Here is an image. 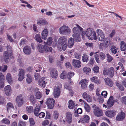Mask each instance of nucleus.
<instances>
[{
    "instance_id": "774afa93",
    "label": "nucleus",
    "mask_w": 126,
    "mask_h": 126,
    "mask_svg": "<svg viewBox=\"0 0 126 126\" xmlns=\"http://www.w3.org/2000/svg\"><path fill=\"white\" fill-rule=\"evenodd\" d=\"M89 88L90 91H92L93 90L94 87V84H91L89 86Z\"/></svg>"
},
{
    "instance_id": "0eeeda50",
    "label": "nucleus",
    "mask_w": 126,
    "mask_h": 126,
    "mask_svg": "<svg viewBox=\"0 0 126 126\" xmlns=\"http://www.w3.org/2000/svg\"><path fill=\"white\" fill-rule=\"evenodd\" d=\"M55 100L52 98H48L46 102V104L48 108L50 109H52L54 107Z\"/></svg>"
},
{
    "instance_id": "680f3d73",
    "label": "nucleus",
    "mask_w": 126,
    "mask_h": 126,
    "mask_svg": "<svg viewBox=\"0 0 126 126\" xmlns=\"http://www.w3.org/2000/svg\"><path fill=\"white\" fill-rule=\"evenodd\" d=\"M39 117L41 118H44L45 116V113L43 112H41L38 115Z\"/></svg>"
},
{
    "instance_id": "37998d69",
    "label": "nucleus",
    "mask_w": 126,
    "mask_h": 126,
    "mask_svg": "<svg viewBox=\"0 0 126 126\" xmlns=\"http://www.w3.org/2000/svg\"><path fill=\"white\" fill-rule=\"evenodd\" d=\"M7 107L8 110H9L11 109H14V107L13 104L10 102H9L7 104Z\"/></svg>"
},
{
    "instance_id": "5fc2aeb1",
    "label": "nucleus",
    "mask_w": 126,
    "mask_h": 126,
    "mask_svg": "<svg viewBox=\"0 0 126 126\" xmlns=\"http://www.w3.org/2000/svg\"><path fill=\"white\" fill-rule=\"evenodd\" d=\"M99 67L96 65H95L93 69V70L94 72L95 73H97L99 72Z\"/></svg>"
},
{
    "instance_id": "3c124183",
    "label": "nucleus",
    "mask_w": 126,
    "mask_h": 126,
    "mask_svg": "<svg viewBox=\"0 0 126 126\" xmlns=\"http://www.w3.org/2000/svg\"><path fill=\"white\" fill-rule=\"evenodd\" d=\"M84 108L85 110L87 112H89L90 111V107L87 104H85Z\"/></svg>"
},
{
    "instance_id": "2eb2a0df",
    "label": "nucleus",
    "mask_w": 126,
    "mask_h": 126,
    "mask_svg": "<svg viewBox=\"0 0 126 126\" xmlns=\"http://www.w3.org/2000/svg\"><path fill=\"white\" fill-rule=\"evenodd\" d=\"M66 121L69 123H70L72 120V115L70 112H67L66 113Z\"/></svg>"
},
{
    "instance_id": "338daca9",
    "label": "nucleus",
    "mask_w": 126,
    "mask_h": 126,
    "mask_svg": "<svg viewBox=\"0 0 126 126\" xmlns=\"http://www.w3.org/2000/svg\"><path fill=\"white\" fill-rule=\"evenodd\" d=\"M107 92L106 91H102L101 93V95L105 98H106L107 97Z\"/></svg>"
},
{
    "instance_id": "f257e3e1",
    "label": "nucleus",
    "mask_w": 126,
    "mask_h": 126,
    "mask_svg": "<svg viewBox=\"0 0 126 126\" xmlns=\"http://www.w3.org/2000/svg\"><path fill=\"white\" fill-rule=\"evenodd\" d=\"M82 28L79 25H77V26L74 27L73 29V31L74 34L73 35V39L77 42H79L81 40L80 36L81 32L82 31Z\"/></svg>"
},
{
    "instance_id": "cd10ccee",
    "label": "nucleus",
    "mask_w": 126,
    "mask_h": 126,
    "mask_svg": "<svg viewBox=\"0 0 126 126\" xmlns=\"http://www.w3.org/2000/svg\"><path fill=\"white\" fill-rule=\"evenodd\" d=\"M90 79L91 81L92 82H94L97 84L100 83L99 79H98L97 77H94L93 78H91Z\"/></svg>"
},
{
    "instance_id": "b1692460",
    "label": "nucleus",
    "mask_w": 126,
    "mask_h": 126,
    "mask_svg": "<svg viewBox=\"0 0 126 126\" xmlns=\"http://www.w3.org/2000/svg\"><path fill=\"white\" fill-rule=\"evenodd\" d=\"M67 41V38L65 36H63L60 37L58 40V43L61 44L62 43H66Z\"/></svg>"
},
{
    "instance_id": "c9c22d12",
    "label": "nucleus",
    "mask_w": 126,
    "mask_h": 126,
    "mask_svg": "<svg viewBox=\"0 0 126 126\" xmlns=\"http://www.w3.org/2000/svg\"><path fill=\"white\" fill-rule=\"evenodd\" d=\"M37 24L39 25H44L47 24V22L44 20H41L38 21Z\"/></svg>"
},
{
    "instance_id": "4d7b16f0",
    "label": "nucleus",
    "mask_w": 126,
    "mask_h": 126,
    "mask_svg": "<svg viewBox=\"0 0 126 126\" xmlns=\"http://www.w3.org/2000/svg\"><path fill=\"white\" fill-rule=\"evenodd\" d=\"M29 121L30 126H34L35 124V123L33 119L32 118H30L29 119Z\"/></svg>"
},
{
    "instance_id": "864d4df0",
    "label": "nucleus",
    "mask_w": 126,
    "mask_h": 126,
    "mask_svg": "<svg viewBox=\"0 0 126 126\" xmlns=\"http://www.w3.org/2000/svg\"><path fill=\"white\" fill-rule=\"evenodd\" d=\"M97 39L100 41H103L105 40V36L104 34L99 36L97 37Z\"/></svg>"
},
{
    "instance_id": "f3484780",
    "label": "nucleus",
    "mask_w": 126,
    "mask_h": 126,
    "mask_svg": "<svg viewBox=\"0 0 126 126\" xmlns=\"http://www.w3.org/2000/svg\"><path fill=\"white\" fill-rule=\"evenodd\" d=\"M88 82V80L85 79H82L80 81L79 84L81 85L82 88L84 89L86 87Z\"/></svg>"
},
{
    "instance_id": "a18cd8bd",
    "label": "nucleus",
    "mask_w": 126,
    "mask_h": 126,
    "mask_svg": "<svg viewBox=\"0 0 126 126\" xmlns=\"http://www.w3.org/2000/svg\"><path fill=\"white\" fill-rule=\"evenodd\" d=\"M66 72L65 71H63L61 74L60 78L61 79H64L66 78Z\"/></svg>"
},
{
    "instance_id": "bf43d9fd",
    "label": "nucleus",
    "mask_w": 126,
    "mask_h": 126,
    "mask_svg": "<svg viewBox=\"0 0 126 126\" xmlns=\"http://www.w3.org/2000/svg\"><path fill=\"white\" fill-rule=\"evenodd\" d=\"M61 44L62 45L63 49V50H65L66 49L67 47V43H62V44Z\"/></svg>"
},
{
    "instance_id": "69168bd1",
    "label": "nucleus",
    "mask_w": 126,
    "mask_h": 126,
    "mask_svg": "<svg viewBox=\"0 0 126 126\" xmlns=\"http://www.w3.org/2000/svg\"><path fill=\"white\" fill-rule=\"evenodd\" d=\"M4 80H0V88H3L4 86Z\"/></svg>"
},
{
    "instance_id": "4be33fe9",
    "label": "nucleus",
    "mask_w": 126,
    "mask_h": 126,
    "mask_svg": "<svg viewBox=\"0 0 126 126\" xmlns=\"http://www.w3.org/2000/svg\"><path fill=\"white\" fill-rule=\"evenodd\" d=\"M23 52L26 54H29L31 53V49L30 47L26 46L23 49Z\"/></svg>"
},
{
    "instance_id": "603ef678",
    "label": "nucleus",
    "mask_w": 126,
    "mask_h": 126,
    "mask_svg": "<svg viewBox=\"0 0 126 126\" xmlns=\"http://www.w3.org/2000/svg\"><path fill=\"white\" fill-rule=\"evenodd\" d=\"M82 60L83 62H87L88 60V57L87 56L84 55L82 57Z\"/></svg>"
},
{
    "instance_id": "e2e57ef3",
    "label": "nucleus",
    "mask_w": 126,
    "mask_h": 126,
    "mask_svg": "<svg viewBox=\"0 0 126 126\" xmlns=\"http://www.w3.org/2000/svg\"><path fill=\"white\" fill-rule=\"evenodd\" d=\"M98 101L100 103H102L103 102L104 99L103 97L101 96L99 97L97 99Z\"/></svg>"
},
{
    "instance_id": "052dcab7",
    "label": "nucleus",
    "mask_w": 126,
    "mask_h": 126,
    "mask_svg": "<svg viewBox=\"0 0 126 126\" xmlns=\"http://www.w3.org/2000/svg\"><path fill=\"white\" fill-rule=\"evenodd\" d=\"M34 76L36 80H37L39 79L40 77L38 73H35Z\"/></svg>"
},
{
    "instance_id": "8fccbe9b",
    "label": "nucleus",
    "mask_w": 126,
    "mask_h": 126,
    "mask_svg": "<svg viewBox=\"0 0 126 126\" xmlns=\"http://www.w3.org/2000/svg\"><path fill=\"white\" fill-rule=\"evenodd\" d=\"M59 116V113L57 111L54 112L53 114V117L54 119L57 120Z\"/></svg>"
},
{
    "instance_id": "c85d7f7f",
    "label": "nucleus",
    "mask_w": 126,
    "mask_h": 126,
    "mask_svg": "<svg viewBox=\"0 0 126 126\" xmlns=\"http://www.w3.org/2000/svg\"><path fill=\"white\" fill-rule=\"evenodd\" d=\"M27 78L26 80L28 83H31L32 80V77L31 75L28 74L27 75Z\"/></svg>"
},
{
    "instance_id": "de8ad7c7",
    "label": "nucleus",
    "mask_w": 126,
    "mask_h": 126,
    "mask_svg": "<svg viewBox=\"0 0 126 126\" xmlns=\"http://www.w3.org/2000/svg\"><path fill=\"white\" fill-rule=\"evenodd\" d=\"M96 32L97 34V37L104 34V32L101 30L100 29H97L96 30Z\"/></svg>"
},
{
    "instance_id": "412c9836",
    "label": "nucleus",
    "mask_w": 126,
    "mask_h": 126,
    "mask_svg": "<svg viewBox=\"0 0 126 126\" xmlns=\"http://www.w3.org/2000/svg\"><path fill=\"white\" fill-rule=\"evenodd\" d=\"M40 110V105H36L33 110L34 114L36 116H38Z\"/></svg>"
},
{
    "instance_id": "20e7f679",
    "label": "nucleus",
    "mask_w": 126,
    "mask_h": 126,
    "mask_svg": "<svg viewBox=\"0 0 126 126\" xmlns=\"http://www.w3.org/2000/svg\"><path fill=\"white\" fill-rule=\"evenodd\" d=\"M7 51H5L4 54V59L6 63L9 61L10 58H11L12 53V48L10 46L7 47Z\"/></svg>"
},
{
    "instance_id": "bb28decb",
    "label": "nucleus",
    "mask_w": 126,
    "mask_h": 126,
    "mask_svg": "<svg viewBox=\"0 0 126 126\" xmlns=\"http://www.w3.org/2000/svg\"><path fill=\"white\" fill-rule=\"evenodd\" d=\"M69 104L68 107L70 109H72L74 108L75 106V104L74 101L72 100H70L68 101Z\"/></svg>"
},
{
    "instance_id": "aec40b11",
    "label": "nucleus",
    "mask_w": 126,
    "mask_h": 126,
    "mask_svg": "<svg viewBox=\"0 0 126 126\" xmlns=\"http://www.w3.org/2000/svg\"><path fill=\"white\" fill-rule=\"evenodd\" d=\"M5 92L7 95H10L11 94V89L10 86L8 85L4 88Z\"/></svg>"
},
{
    "instance_id": "ea45409f",
    "label": "nucleus",
    "mask_w": 126,
    "mask_h": 126,
    "mask_svg": "<svg viewBox=\"0 0 126 126\" xmlns=\"http://www.w3.org/2000/svg\"><path fill=\"white\" fill-rule=\"evenodd\" d=\"M94 54H95V58L96 61L98 63H99V56L100 55V53H99L98 52H97L95 53Z\"/></svg>"
},
{
    "instance_id": "2f4dec72",
    "label": "nucleus",
    "mask_w": 126,
    "mask_h": 126,
    "mask_svg": "<svg viewBox=\"0 0 126 126\" xmlns=\"http://www.w3.org/2000/svg\"><path fill=\"white\" fill-rule=\"evenodd\" d=\"M109 45V43L108 41H106L105 42V43H101L100 44V47H107Z\"/></svg>"
},
{
    "instance_id": "4c0bfd02",
    "label": "nucleus",
    "mask_w": 126,
    "mask_h": 126,
    "mask_svg": "<svg viewBox=\"0 0 126 126\" xmlns=\"http://www.w3.org/2000/svg\"><path fill=\"white\" fill-rule=\"evenodd\" d=\"M30 100V102L32 104H34L36 102V100L34 96L33 95H31Z\"/></svg>"
},
{
    "instance_id": "f03ea898",
    "label": "nucleus",
    "mask_w": 126,
    "mask_h": 126,
    "mask_svg": "<svg viewBox=\"0 0 126 126\" xmlns=\"http://www.w3.org/2000/svg\"><path fill=\"white\" fill-rule=\"evenodd\" d=\"M84 34L89 39L96 40L97 39L96 33L91 28H88L84 32Z\"/></svg>"
},
{
    "instance_id": "49530a36",
    "label": "nucleus",
    "mask_w": 126,
    "mask_h": 126,
    "mask_svg": "<svg viewBox=\"0 0 126 126\" xmlns=\"http://www.w3.org/2000/svg\"><path fill=\"white\" fill-rule=\"evenodd\" d=\"M53 39L51 37H49L48 38L46 42L47 44L50 46L52 44Z\"/></svg>"
},
{
    "instance_id": "6e6d98bb",
    "label": "nucleus",
    "mask_w": 126,
    "mask_h": 126,
    "mask_svg": "<svg viewBox=\"0 0 126 126\" xmlns=\"http://www.w3.org/2000/svg\"><path fill=\"white\" fill-rule=\"evenodd\" d=\"M107 61L108 62H111L113 60L112 57L109 54H107Z\"/></svg>"
},
{
    "instance_id": "5701e85b",
    "label": "nucleus",
    "mask_w": 126,
    "mask_h": 126,
    "mask_svg": "<svg viewBox=\"0 0 126 126\" xmlns=\"http://www.w3.org/2000/svg\"><path fill=\"white\" fill-rule=\"evenodd\" d=\"M113 98L112 96H110L108 100L107 105L109 107H111L114 104V102Z\"/></svg>"
},
{
    "instance_id": "9b49d317",
    "label": "nucleus",
    "mask_w": 126,
    "mask_h": 126,
    "mask_svg": "<svg viewBox=\"0 0 126 126\" xmlns=\"http://www.w3.org/2000/svg\"><path fill=\"white\" fill-rule=\"evenodd\" d=\"M105 114L107 116L112 118L116 115V111L114 110H108L106 111Z\"/></svg>"
},
{
    "instance_id": "39448f33",
    "label": "nucleus",
    "mask_w": 126,
    "mask_h": 126,
    "mask_svg": "<svg viewBox=\"0 0 126 126\" xmlns=\"http://www.w3.org/2000/svg\"><path fill=\"white\" fill-rule=\"evenodd\" d=\"M114 70L112 67L107 69H105L103 71V73L104 75H108L109 77L112 78L114 75Z\"/></svg>"
},
{
    "instance_id": "1a4fd4ad",
    "label": "nucleus",
    "mask_w": 126,
    "mask_h": 126,
    "mask_svg": "<svg viewBox=\"0 0 126 126\" xmlns=\"http://www.w3.org/2000/svg\"><path fill=\"white\" fill-rule=\"evenodd\" d=\"M93 113L96 116L98 117L101 116L103 114L102 110L97 107H95L94 109Z\"/></svg>"
},
{
    "instance_id": "c03bdc74",
    "label": "nucleus",
    "mask_w": 126,
    "mask_h": 126,
    "mask_svg": "<svg viewBox=\"0 0 126 126\" xmlns=\"http://www.w3.org/2000/svg\"><path fill=\"white\" fill-rule=\"evenodd\" d=\"M117 48L115 47L114 46H113L111 47V52L112 53H113L114 54H116L117 53Z\"/></svg>"
},
{
    "instance_id": "6ab92c4d",
    "label": "nucleus",
    "mask_w": 126,
    "mask_h": 126,
    "mask_svg": "<svg viewBox=\"0 0 126 126\" xmlns=\"http://www.w3.org/2000/svg\"><path fill=\"white\" fill-rule=\"evenodd\" d=\"M16 101L18 106L19 107L22 105L23 102V98L21 96H17L16 98Z\"/></svg>"
},
{
    "instance_id": "f8f14e48",
    "label": "nucleus",
    "mask_w": 126,
    "mask_h": 126,
    "mask_svg": "<svg viewBox=\"0 0 126 126\" xmlns=\"http://www.w3.org/2000/svg\"><path fill=\"white\" fill-rule=\"evenodd\" d=\"M125 117V113L123 112H121L118 114L116 116V119L117 121H121L124 119Z\"/></svg>"
},
{
    "instance_id": "dca6fc26",
    "label": "nucleus",
    "mask_w": 126,
    "mask_h": 126,
    "mask_svg": "<svg viewBox=\"0 0 126 126\" xmlns=\"http://www.w3.org/2000/svg\"><path fill=\"white\" fill-rule=\"evenodd\" d=\"M60 89L59 87H57L54 89L53 93L54 97L55 98H57L60 95Z\"/></svg>"
},
{
    "instance_id": "e433bc0d",
    "label": "nucleus",
    "mask_w": 126,
    "mask_h": 126,
    "mask_svg": "<svg viewBox=\"0 0 126 126\" xmlns=\"http://www.w3.org/2000/svg\"><path fill=\"white\" fill-rule=\"evenodd\" d=\"M116 85L117 87L121 91H124V88L122 85H121L120 83L117 82L116 83Z\"/></svg>"
},
{
    "instance_id": "09e8293b",
    "label": "nucleus",
    "mask_w": 126,
    "mask_h": 126,
    "mask_svg": "<svg viewBox=\"0 0 126 126\" xmlns=\"http://www.w3.org/2000/svg\"><path fill=\"white\" fill-rule=\"evenodd\" d=\"M33 108L32 106L27 107L26 108V110L27 112L29 113H31L33 110Z\"/></svg>"
},
{
    "instance_id": "0e129e2a",
    "label": "nucleus",
    "mask_w": 126,
    "mask_h": 126,
    "mask_svg": "<svg viewBox=\"0 0 126 126\" xmlns=\"http://www.w3.org/2000/svg\"><path fill=\"white\" fill-rule=\"evenodd\" d=\"M20 71L19 72L18 75H23L24 76L25 74V72L24 70L22 69H19Z\"/></svg>"
},
{
    "instance_id": "72a5a7b5",
    "label": "nucleus",
    "mask_w": 126,
    "mask_h": 126,
    "mask_svg": "<svg viewBox=\"0 0 126 126\" xmlns=\"http://www.w3.org/2000/svg\"><path fill=\"white\" fill-rule=\"evenodd\" d=\"M6 80L9 83H11L12 81V78L11 75L9 73H8L6 76Z\"/></svg>"
},
{
    "instance_id": "4468645a",
    "label": "nucleus",
    "mask_w": 126,
    "mask_h": 126,
    "mask_svg": "<svg viewBox=\"0 0 126 126\" xmlns=\"http://www.w3.org/2000/svg\"><path fill=\"white\" fill-rule=\"evenodd\" d=\"M48 30L47 28H45L41 33L42 38L44 40L47 39L48 34Z\"/></svg>"
},
{
    "instance_id": "ddd939ff",
    "label": "nucleus",
    "mask_w": 126,
    "mask_h": 126,
    "mask_svg": "<svg viewBox=\"0 0 126 126\" xmlns=\"http://www.w3.org/2000/svg\"><path fill=\"white\" fill-rule=\"evenodd\" d=\"M50 74L51 77L53 79H56L58 76V74L57 70L53 69L50 71Z\"/></svg>"
},
{
    "instance_id": "393cba45",
    "label": "nucleus",
    "mask_w": 126,
    "mask_h": 126,
    "mask_svg": "<svg viewBox=\"0 0 126 126\" xmlns=\"http://www.w3.org/2000/svg\"><path fill=\"white\" fill-rule=\"evenodd\" d=\"M90 118L87 115H84L83 118L81 120L82 123H88L89 122Z\"/></svg>"
},
{
    "instance_id": "13d9d810",
    "label": "nucleus",
    "mask_w": 126,
    "mask_h": 126,
    "mask_svg": "<svg viewBox=\"0 0 126 126\" xmlns=\"http://www.w3.org/2000/svg\"><path fill=\"white\" fill-rule=\"evenodd\" d=\"M81 57V54L79 53H75V57L76 58L80 59Z\"/></svg>"
},
{
    "instance_id": "a19ab883",
    "label": "nucleus",
    "mask_w": 126,
    "mask_h": 126,
    "mask_svg": "<svg viewBox=\"0 0 126 126\" xmlns=\"http://www.w3.org/2000/svg\"><path fill=\"white\" fill-rule=\"evenodd\" d=\"M1 122L6 125H9L10 123V122L9 120L7 118H4L1 121Z\"/></svg>"
},
{
    "instance_id": "79ce46f5",
    "label": "nucleus",
    "mask_w": 126,
    "mask_h": 126,
    "mask_svg": "<svg viewBox=\"0 0 126 126\" xmlns=\"http://www.w3.org/2000/svg\"><path fill=\"white\" fill-rule=\"evenodd\" d=\"M35 96L36 99H39L42 97V94L40 92H37L35 94Z\"/></svg>"
},
{
    "instance_id": "7c9ffc66",
    "label": "nucleus",
    "mask_w": 126,
    "mask_h": 126,
    "mask_svg": "<svg viewBox=\"0 0 126 126\" xmlns=\"http://www.w3.org/2000/svg\"><path fill=\"white\" fill-rule=\"evenodd\" d=\"M121 50L123 51H126V45L124 41H121L120 43Z\"/></svg>"
},
{
    "instance_id": "6e6552de",
    "label": "nucleus",
    "mask_w": 126,
    "mask_h": 126,
    "mask_svg": "<svg viewBox=\"0 0 126 126\" xmlns=\"http://www.w3.org/2000/svg\"><path fill=\"white\" fill-rule=\"evenodd\" d=\"M47 81L46 78L42 77L38 80V84L41 87L44 88L45 87Z\"/></svg>"
},
{
    "instance_id": "423d86ee",
    "label": "nucleus",
    "mask_w": 126,
    "mask_h": 126,
    "mask_svg": "<svg viewBox=\"0 0 126 126\" xmlns=\"http://www.w3.org/2000/svg\"><path fill=\"white\" fill-rule=\"evenodd\" d=\"M71 30L67 26L63 25L59 28V32L62 34L69 33L71 32Z\"/></svg>"
},
{
    "instance_id": "58836bf2",
    "label": "nucleus",
    "mask_w": 126,
    "mask_h": 126,
    "mask_svg": "<svg viewBox=\"0 0 126 126\" xmlns=\"http://www.w3.org/2000/svg\"><path fill=\"white\" fill-rule=\"evenodd\" d=\"M34 68L35 71L37 72H39L42 68V66L40 65H36L35 66Z\"/></svg>"
},
{
    "instance_id": "a878e982",
    "label": "nucleus",
    "mask_w": 126,
    "mask_h": 126,
    "mask_svg": "<svg viewBox=\"0 0 126 126\" xmlns=\"http://www.w3.org/2000/svg\"><path fill=\"white\" fill-rule=\"evenodd\" d=\"M74 43L73 39L72 37L70 38L68 42V47H72L73 46Z\"/></svg>"
},
{
    "instance_id": "473e14b6",
    "label": "nucleus",
    "mask_w": 126,
    "mask_h": 126,
    "mask_svg": "<svg viewBox=\"0 0 126 126\" xmlns=\"http://www.w3.org/2000/svg\"><path fill=\"white\" fill-rule=\"evenodd\" d=\"M34 39L37 41L39 43H41L42 41V40L41 39L40 36L39 34H36L34 37Z\"/></svg>"
},
{
    "instance_id": "c756f323",
    "label": "nucleus",
    "mask_w": 126,
    "mask_h": 126,
    "mask_svg": "<svg viewBox=\"0 0 126 126\" xmlns=\"http://www.w3.org/2000/svg\"><path fill=\"white\" fill-rule=\"evenodd\" d=\"M83 71L84 73L89 75L91 71V69L89 67H85L83 68Z\"/></svg>"
},
{
    "instance_id": "a211bd4d",
    "label": "nucleus",
    "mask_w": 126,
    "mask_h": 126,
    "mask_svg": "<svg viewBox=\"0 0 126 126\" xmlns=\"http://www.w3.org/2000/svg\"><path fill=\"white\" fill-rule=\"evenodd\" d=\"M105 84L108 86L112 87L113 85V82L109 78H107L104 79Z\"/></svg>"
},
{
    "instance_id": "f704fd0d",
    "label": "nucleus",
    "mask_w": 126,
    "mask_h": 126,
    "mask_svg": "<svg viewBox=\"0 0 126 126\" xmlns=\"http://www.w3.org/2000/svg\"><path fill=\"white\" fill-rule=\"evenodd\" d=\"M74 75V73L73 72L70 71L68 72L67 75V77L68 79V80H70L71 77L73 76Z\"/></svg>"
},
{
    "instance_id": "9d476101",
    "label": "nucleus",
    "mask_w": 126,
    "mask_h": 126,
    "mask_svg": "<svg viewBox=\"0 0 126 126\" xmlns=\"http://www.w3.org/2000/svg\"><path fill=\"white\" fill-rule=\"evenodd\" d=\"M73 65L76 69L79 68L81 66V62L79 60L73 59L72 61Z\"/></svg>"
},
{
    "instance_id": "7ed1b4c3",
    "label": "nucleus",
    "mask_w": 126,
    "mask_h": 126,
    "mask_svg": "<svg viewBox=\"0 0 126 126\" xmlns=\"http://www.w3.org/2000/svg\"><path fill=\"white\" fill-rule=\"evenodd\" d=\"M37 49L41 53H44L45 51L51 52L52 50L51 47H48L47 44L42 45L39 44L37 46Z\"/></svg>"
}]
</instances>
